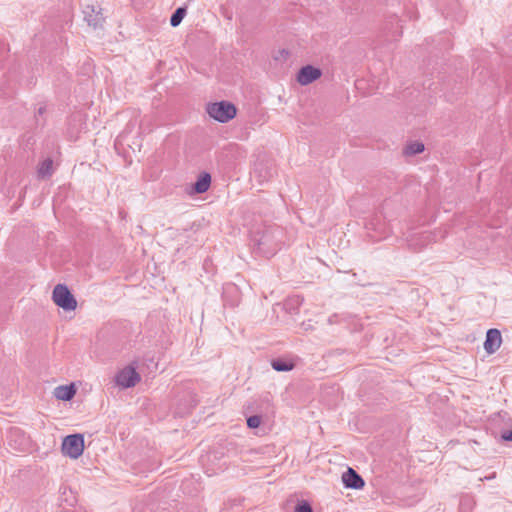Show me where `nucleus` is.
<instances>
[{
    "instance_id": "21",
    "label": "nucleus",
    "mask_w": 512,
    "mask_h": 512,
    "mask_svg": "<svg viewBox=\"0 0 512 512\" xmlns=\"http://www.w3.org/2000/svg\"><path fill=\"white\" fill-rule=\"evenodd\" d=\"M503 440L512 441V429L502 435Z\"/></svg>"
},
{
    "instance_id": "15",
    "label": "nucleus",
    "mask_w": 512,
    "mask_h": 512,
    "mask_svg": "<svg viewBox=\"0 0 512 512\" xmlns=\"http://www.w3.org/2000/svg\"><path fill=\"white\" fill-rule=\"evenodd\" d=\"M186 8L185 7H178L174 13L172 14L170 18V25L172 27H177L182 22L183 18L186 15Z\"/></svg>"
},
{
    "instance_id": "6",
    "label": "nucleus",
    "mask_w": 512,
    "mask_h": 512,
    "mask_svg": "<svg viewBox=\"0 0 512 512\" xmlns=\"http://www.w3.org/2000/svg\"><path fill=\"white\" fill-rule=\"evenodd\" d=\"M140 381V375L133 367H126L116 375V383L123 388L134 387Z\"/></svg>"
},
{
    "instance_id": "18",
    "label": "nucleus",
    "mask_w": 512,
    "mask_h": 512,
    "mask_svg": "<svg viewBox=\"0 0 512 512\" xmlns=\"http://www.w3.org/2000/svg\"><path fill=\"white\" fill-rule=\"evenodd\" d=\"M261 423V417L258 415H252L247 418V426L251 429L258 428Z\"/></svg>"
},
{
    "instance_id": "16",
    "label": "nucleus",
    "mask_w": 512,
    "mask_h": 512,
    "mask_svg": "<svg viewBox=\"0 0 512 512\" xmlns=\"http://www.w3.org/2000/svg\"><path fill=\"white\" fill-rule=\"evenodd\" d=\"M424 151V144L422 142L414 141L409 143L405 149L404 154L405 155H416L418 153H421Z\"/></svg>"
},
{
    "instance_id": "12",
    "label": "nucleus",
    "mask_w": 512,
    "mask_h": 512,
    "mask_svg": "<svg viewBox=\"0 0 512 512\" xmlns=\"http://www.w3.org/2000/svg\"><path fill=\"white\" fill-rule=\"evenodd\" d=\"M76 394V389L73 384L61 385L55 388L54 396L58 400L69 401Z\"/></svg>"
},
{
    "instance_id": "13",
    "label": "nucleus",
    "mask_w": 512,
    "mask_h": 512,
    "mask_svg": "<svg viewBox=\"0 0 512 512\" xmlns=\"http://www.w3.org/2000/svg\"><path fill=\"white\" fill-rule=\"evenodd\" d=\"M271 366L275 371L288 372L294 368V363H292L291 361L278 358L272 360Z\"/></svg>"
},
{
    "instance_id": "7",
    "label": "nucleus",
    "mask_w": 512,
    "mask_h": 512,
    "mask_svg": "<svg viewBox=\"0 0 512 512\" xmlns=\"http://www.w3.org/2000/svg\"><path fill=\"white\" fill-rule=\"evenodd\" d=\"M84 20L89 26L97 28L104 21L102 8L98 5H86L83 9Z\"/></svg>"
},
{
    "instance_id": "11",
    "label": "nucleus",
    "mask_w": 512,
    "mask_h": 512,
    "mask_svg": "<svg viewBox=\"0 0 512 512\" xmlns=\"http://www.w3.org/2000/svg\"><path fill=\"white\" fill-rule=\"evenodd\" d=\"M211 185V175L208 172H202L192 186L193 192L197 194L205 193Z\"/></svg>"
},
{
    "instance_id": "20",
    "label": "nucleus",
    "mask_w": 512,
    "mask_h": 512,
    "mask_svg": "<svg viewBox=\"0 0 512 512\" xmlns=\"http://www.w3.org/2000/svg\"><path fill=\"white\" fill-rule=\"evenodd\" d=\"M420 239L422 241V246L427 245L432 241H435V237H433L432 234L428 232L421 233Z\"/></svg>"
},
{
    "instance_id": "22",
    "label": "nucleus",
    "mask_w": 512,
    "mask_h": 512,
    "mask_svg": "<svg viewBox=\"0 0 512 512\" xmlns=\"http://www.w3.org/2000/svg\"><path fill=\"white\" fill-rule=\"evenodd\" d=\"M45 111H46L45 106H41V107H39V108H38V110H37V114H38V115H42V114H44V113H45Z\"/></svg>"
},
{
    "instance_id": "9",
    "label": "nucleus",
    "mask_w": 512,
    "mask_h": 512,
    "mask_svg": "<svg viewBox=\"0 0 512 512\" xmlns=\"http://www.w3.org/2000/svg\"><path fill=\"white\" fill-rule=\"evenodd\" d=\"M502 336L501 332L496 328H491L486 332V339L484 341V349L488 354L495 353L501 346Z\"/></svg>"
},
{
    "instance_id": "19",
    "label": "nucleus",
    "mask_w": 512,
    "mask_h": 512,
    "mask_svg": "<svg viewBox=\"0 0 512 512\" xmlns=\"http://www.w3.org/2000/svg\"><path fill=\"white\" fill-rule=\"evenodd\" d=\"M295 512H313L309 502L301 501L295 507Z\"/></svg>"
},
{
    "instance_id": "14",
    "label": "nucleus",
    "mask_w": 512,
    "mask_h": 512,
    "mask_svg": "<svg viewBox=\"0 0 512 512\" xmlns=\"http://www.w3.org/2000/svg\"><path fill=\"white\" fill-rule=\"evenodd\" d=\"M53 161L49 158L45 159L38 167V177L48 178L52 175Z\"/></svg>"
},
{
    "instance_id": "17",
    "label": "nucleus",
    "mask_w": 512,
    "mask_h": 512,
    "mask_svg": "<svg viewBox=\"0 0 512 512\" xmlns=\"http://www.w3.org/2000/svg\"><path fill=\"white\" fill-rule=\"evenodd\" d=\"M290 56V52L287 49L278 50L273 58L275 61L285 62Z\"/></svg>"
},
{
    "instance_id": "10",
    "label": "nucleus",
    "mask_w": 512,
    "mask_h": 512,
    "mask_svg": "<svg viewBox=\"0 0 512 512\" xmlns=\"http://www.w3.org/2000/svg\"><path fill=\"white\" fill-rule=\"evenodd\" d=\"M342 481L346 488L361 489L365 485L364 479L352 468H348L342 475Z\"/></svg>"
},
{
    "instance_id": "4",
    "label": "nucleus",
    "mask_w": 512,
    "mask_h": 512,
    "mask_svg": "<svg viewBox=\"0 0 512 512\" xmlns=\"http://www.w3.org/2000/svg\"><path fill=\"white\" fill-rule=\"evenodd\" d=\"M52 299L57 306L65 311L74 310L77 307V301L68 287L64 284H57L52 292Z\"/></svg>"
},
{
    "instance_id": "3",
    "label": "nucleus",
    "mask_w": 512,
    "mask_h": 512,
    "mask_svg": "<svg viewBox=\"0 0 512 512\" xmlns=\"http://www.w3.org/2000/svg\"><path fill=\"white\" fill-rule=\"evenodd\" d=\"M208 115L219 123H227L237 115L236 106L228 101L209 103L206 107Z\"/></svg>"
},
{
    "instance_id": "1",
    "label": "nucleus",
    "mask_w": 512,
    "mask_h": 512,
    "mask_svg": "<svg viewBox=\"0 0 512 512\" xmlns=\"http://www.w3.org/2000/svg\"><path fill=\"white\" fill-rule=\"evenodd\" d=\"M281 235L279 229L264 227L261 230L252 232L251 241L254 251L266 258L276 254L280 249L278 237Z\"/></svg>"
},
{
    "instance_id": "2",
    "label": "nucleus",
    "mask_w": 512,
    "mask_h": 512,
    "mask_svg": "<svg viewBox=\"0 0 512 512\" xmlns=\"http://www.w3.org/2000/svg\"><path fill=\"white\" fill-rule=\"evenodd\" d=\"M368 236L374 241L386 239L392 233L391 225L382 214L373 215L366 223Z\"/></svg>"
},
{
    "instance_id": "5",
    "label": "nucleus",
    "mask_w": 512,
    "mask_h": 512,
    "mask_svg": "<svg viewBox=\"0 0 512 512\" xmlns=\"http://www.w3.org/2000/svg\"><path fill=\"white\" fill-rule=\"evenodd\" d=\"M62 453L71 459L79 458L84 451V436L82 434H71L66 436L62 442Z\"/></svg>"
},
{
    "instance_id": "8",
    "label": "nucleus",
    "mask_w": 512,
    "mask_h": 512,
    "mask_svg": "<svg viewBox=\"0 0 512 512\" xmlns=\"http://www.w3.org/2000/svg\"><path fill=\"white\" fill-rule=\"evenodd\" d=\"M322 72L319 68L312 65L302 67L297 73V81L299 84L305 86L320 78Z\"/></svg>"
}]
</instances>
